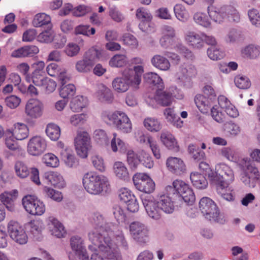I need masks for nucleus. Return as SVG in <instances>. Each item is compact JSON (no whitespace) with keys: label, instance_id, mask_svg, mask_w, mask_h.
I'll list each match as a JSON object with an SVG mask.
<instances>
[{"label":"nucleus","instance_id":"13","mask_svg":"<svg viewBox=\"0 0 260 260\" xmlns=\"http://www.w3.org/2000/svg\"><path fill=\"white\" fill-rule=\"evenodd\" d=\"M141 200L147 215L149 217L154 220L160 219L162 216L160 210L156 200L150 194H142Z\"/></svg>","mask_w":260,"mask_h":260},{"label":"nucleus","instance_id":"48","mask_svg":"<svg viewBox=\"0 0 260 260\" xmlns=\"http://www.w3.org/2000/svg\"><path fill=\"white\" fill-rule=\"evenodd\" d=\"M193 19L196 24L204 27L209 28L211 26V22L205 13L197 12L193 15Z\"/></svg>","mask_w":260,"mask_h":260},{"label":"nucleus","instance_id":"61","mask_svg":"<svg viewBox=\"0 0 260 260\" xmlns=\"http://www.w3.org/2000/svg\"><path fill=\"white\" fill-rule=\"evenodd\" d=\"M239 32L235 29L230 30L224 38V40L228 44H234L240 38Z\"/></svg>","mask_w":260,"mask_h":260},{"label":"nucleus","instance_id":"24","mask_svg":"<svg viewBox=\"0 0 260 260\" xmlns=\"http://www.w3.org/2000/svg\"><path fill=\"white\" fill-rule=\"evenodd\" d=\"M204 32L198 34L194 31H188L186 34L185 39L190 46L193 48L200 49L204 46Z\"/></svg>","mask_w":260,"mask_h":260},{"label":"nucleus","instance_id":"43","mask_svg":"<svg viewBox=\"0 0 260 260\" xmlns=\"http://www.w3.org/2000/svg\"><path fill=\"white\" fill-rule=\"evenodd\" d=\"M112 87L119 93L126 92L129 88L128 83L123 76L115 78L112 82Z\"/></svg>","mask_w":260,"mask_h":260},{"label":"nucleus","instance_id":"44","mask_svg":"<svg viewBox=\"0 0 260 260\" xmlns=\"http://www.w3.org/2000/svg\"><path fill=\"white\" fill-rule=\"evenodd\" d=\"M144 126L149 131L157 132L161 128V124L158 119L153 117H147L143 121Z\"/></svg>","mask_w":260,"mask_h":260},{"label":"nucleus","instance_id":"25","mask_svg":"<svg viewBox=\"0 0 260 260\" xmlns=\"http://www.w3.org/2000/svg\"><path fill=\"white\" fill-rule=\"evenodd\" d=\"M156 201L162 213L171 214L174 212L175 209L174 202L168 195L160 194L157 197Z\"/></svg>","mask_w":260,"mask_h":260},{"label":"nucleus","instance_id":"38","mask_svg":"<svg viewBox=\"0 0 260 260\" xmlns=\"http://www.w3.org/2000/svg\"><path fill=\"white\" fill-rule=\"evenodd\" d=\"M190 178L193 185L197 188L203 189L208 186V183L206 178L200 173H191Z\"/></svg>","mask_w":260,"mask_h":260},{"label":"nucleus","instance_id":"40","mask_svg":"<svg viewBox=\"0 0 260 260\" xmlns=\"http://www.w3.org/2000/svg\"><path fill=\"white\" fill-rule=\"evenodd\" d=\"M144 80L149 84L156 86L158 89H163L164 85L161 78L155 73L149 72L144 75Z\"/></svg>","mask_w":260,"mask_h":260},{"label":"nucleus","instance_id":"33","mask_svg":"<svg viewBox=\"0 0 260 260\" xmlns=\"http://www.w3.org/2000/svg\"><path fill=\"white\" fill-rule=\"evenodd\" d=\"M60 154L61 159L68 167L72 168L77 164L76 158L71 149L66 147L60 151Z\"/></svg>","mask_w":260,"mask_h":260},{"label":"nucleus","instance_id":"29","mask_svg":"<svg viewBox=\"0 0 260 260\" xmlns=\"http://www.w3.org/2000/svg\"><path fill=\"white\" fill-rule=\"evenodd\" d=\"M17 191L13 190L11 192H5L1 194L0 198L3 205L10 211L15 209L14 201L16 200Z\"/></svg>","mask_w":260,"mask_h":260},{"label":"nucleus","instance_id":"6","mask_svg":"<svg viewBox=\"0 0 260 260\" xmlns=\"http://www.w3.org/2000/svg\"><path fill=\"white\" fill-rule=\"evenodd\" d=\"M199 208L206 219L220 224H224L225 222V219L220 214L219 208L210 198H202L199 202Z\"/></svg>","mask_w":260,"mask_h":260},{"label":"nucleus","instance_id":"45","mask_svg":"<svg viewBox=\"0 0 260 260\" xmlns=\"http://www.w3.org/2000/svg\"><path fill=\"white\" fill-rule=\"evenodd\" d=\"M50 23V17L45 13H39L36 15L32 21L33 25L36 27L48 24L51 26Z\"/></svg>","mask_w":260,"mask_h":260},{"label":"nucleus","instance_id":"57","mask_svg":"<svg viewBox=\"0 0 260 260\" xmlns=\"http://www.w3.org/2000/svg\"><path fill=\"white\" fill-rule=\"evenodd\" d=\"M208 56L213 60H217L222 58L223 53L215 46H211L207 50Z\"/></svg>","mask_w":260,"mask_h":260},{"label":"nucleus","instance_id":"36","mask_svg":"<svg viewBox=\"0 0 260 260\" xmlns=\"http://www.w3.org/2000/svg\"><path fill=\"white\" fill-rule=\"evenodd\" d=\"M29 131L27 126L24 123H17L14 124L13 136L18 140H23L28 136Z\"/></svg>","mask_w":260,"mask_h":260},{"label":"nucleus","instance_id":"60","mask_svg":"<svg viewBox=\"0 0 260 260\" xmlns=\"http://www.w3.org/2000/svg\"><path fill=\"white\" fill-rule=\"evenodd\" d=\"M248 15L252 25L260 27V15L257 10L255 9L249 10Z\"/></svg>","mask_w":260,"mask_h":260},{"label":"nucleus","instance_id":"2","mask_svg":"<svg viewBox=\"0 0 260 260\" xmlns=\"http://www.w3.org/2000/svg\"><path fill=\"white\" fill-rule=\"evenodd\" d=\"M208 177L211 184L216 189L226 188L234 181V171L225 164H219L215 166V171H210Z\"/></svg>","mask_w":260,"mask_h":260},{"label":"nucleus","instance_id":"12","mask_svg":"<svg viewBox=\"0 0 260 260\" xmlns=\"http://www.w3.org/2000/svg\"><path fill=\"white\" fill-rule=\"evenodd\" d=\"M70 245L75 256L70 253L69 258L70 260H89V256L84 245L83 239L78 236H75L70 239Z\"/></svg>","mask_w":260,"mask_h":260},{"label":"nucleus","instance_id":"58","mask_svg":"<svg viewBox=\"0 0 260 260\" xmlns=\"http://www.w3.org/2000/svg\"><path fill=\"white\" fill-rule=\"evenodd\" d=\"M93 138L97 143L100 144H106L108 142L107 135L103 129H96L94 131Z\"/></svg>","mask_w":260,"mask_h":260},{"label":"nucleus","instance_id":"42","mask_svg":"<svg viewBox=\"0 0 260 260\" xmlns=\"http://www.w3.org/2000/svg\"><path fill=\"white\" fill-rule=\"evenodd\" d=\"M87 102L86 98L83 96H77L73 99L70 103L71 109L75 112H78L82 110L87 105Z\"/></svg>","mask_w":260,"mask_h":260},{"label":"nucleus","instance_id":"50","mask_svg":"<svg viewBox=\"0 0 260 260\" xmlns=\"http://www.w3.org/2000/svg\"><path fill=\"white\" fill-rule=\"evenodd\" d=\"M174 12L177 19L179 21H186L189 17V14L185 7L181 4H176L174 7Z\"/></svg>","mask_w":260,"mask_h":260},{"label":"nucleus","instance_id":"14","mask_svg":"<svg viewBox=\"0 0 260 260\" xmlns=\"http://www.w3.org/2000/svg\"><path fill=\"white\" fill-rule=\"evenodd\" d=\"M136 188L141 191L150 194L155 189V184L152 179L145 173H137L133 177Z\"/></svg>","mask_w":260,"mask_h":260},{"label":"nucleus","instance_id":"21","mask_svg":"<svg viewBox=\"0 0 260 260\" xmlns=\"http://www.w3.org/2000/svg\"><path fill=\"white\" fill-rule=\"evenodd\" d=\"M172 94L162 91V89H158L156 94L153 96H149L146 99V102L151 107H155L156 104H159L162 106H168L172 103Z\"/></svg>","mask_w":260,"mask_h":260},{"label":"nucleus","instance_id":"52","mask_svg":"<svg viewBox=\"0 0 260 260\" xmlns=\"http://www.w3.org/2000/svg\"><path fill=\"white\" fill-rule=\"evenodd\" d=\"M54 37V33L51 26H48V29L42 31L37 37L38 41L41 43H48L51 42Z\"/></svg>","mask_w":260,"mask_h":260},{"label":"nucleus","instance_id":"30","mask_svg":"<svg viewBox=\"0 0 260 260\" xmlns=\"http://www.w3.org/2000/svg\"><path fill=\"white\" fill-rule=\"evenodd\" d=\"M160 140L163 144L169 149L177 152L179 146L174 137L168 132H163L160 135Z\"/></svg>","mask_w":260,"mask_h":260},{"label":"nucleus","instance_id":"64","mask_svg":"<svg viewBox=\"0 0 260 260\" xmlns=\"http://www.w3.org/2000/svg\"><path fill=\"white\" fill-rule=\"evenodd\" d=\"M211 115L212 118L217 122L221 123L223 122L224 116L220 111L219 107L216 105L210 108Z\"/></svg>","mask_w":260,"mask_h":260},{"label":"nucleus","instance_id":"54","mask_svg":"<svg viewBox=\"0 0 260 260\" xmlns=\"http://www.w3.org/2000/svg\"><path fill=\"white\" fill-rule=\"evenodd\" d=\"M76 92L75 86L72 84L61 85L59 94L63 99H68L73 96Z\"/></svg>","mask_w":260,"mask_h":260},{"label":"nucleus","instance_id":"18","mask_svg":"<svg viewBox=\"0 0 260 260\" xmlns=\"http://www.w3.org/2000/svg\"><path fill=\"white\" fill-rule=\"evenodd\" d=\"M45 140L40 136H34L29 139L27 146V151L32 156L42 154L46 148Z\"/></svg>","mask_w":260,"mask_h":260},{"label":"nucleus","instance_id":"37","mask_svg":"<svg viewBox=\"0 0 260 260\" xmlns=\"http://www.w3.org/2000/svg\"><path fill=\"white\" fill-rule=\"evenodd\" d=\"M241 54L245 57L255 59L260 54V47L254 44L248 45L242 49Z\"/></svg>","mask_w":260,"mask_h":260},{"label":"nucleus","instance_id":"23","mask_svg":"<svg viewBox=\"0 0 260 260\" xmlns=\"http://www.w3.org/2000/svg\"><path fill=\"white\" fill-rule=\"evenodd\" d=\"M167 169L172 173L180 175L186 170V167L183 161L176 157H169L166 160Z\"/></svg>","mask_w":260,"mask_h":260},{"label":"nucleus","instance_id":"47","mask_svg":"<svg viewBox=\"0 0 260 260\" xmlns=\"http://www.w3.org/2000/svg\"><path fill=\"white\" fill-rule=\"evenodd\" d=\"M26 226L30 233L35 237L41 233L43 229V223L40 220H34L28 222Z\"/></svg>","mask_w":260,"mask_h":260},{"label":"nucleus","instance_id":"16","mask_svg":"<svg viewBox=\"0 0 260 260\" xmlns=\"http://www.w3.org/2000/svg\"><path fill=\"white\" fill-rule=\"evenodd\" d=\"M10 237L16 243L22 245L27 243L28 237L22 226L17 221L11 220L8 224Z\"/></svg>","mask_w":260,"mask_h":260},{"label":"nucleus","instance_id":"9","mask_svg":"<svg viewBox=\"0 0 260 260\" xmlns=\"http://www.w3.org/2000/svg\"><path fill=\"white\" fill-rule=\"evenodd\" d=\"M101 56L100 51L94 47L88 50L84 54L82 59L78 60L76 64V70L79 73H87L92 71L95 63Z\"/></svg>","mask_w":260,"mask_h":260},{"label":"nucleus","instance_id":"1","mask_svg":"<svg viewBox=\"0 0 260 260\" xmlns=\"http://www.w3.org/2000/svg\"><path fill=\"white\" fill-rule=\"evenodd\" d=\"M89 221L94 229L88 234L89 240L92 243V245L88 246L89 249L96 251L98 248L110 260H120L115 244L111 238L117 225L112 222H107L99 212L91 214Z\"/></svg>","mask_w":260,"mask_h":260},{"label":"nucleus","instance_id":"41","mask_svg":"<svg viewBox=\"0 0 260 260\" xmlns=\"http://www.w3.org/2000/svg\"><path fill=\"white\" fill-rule=\"evenodd\" d=\"M128 59L125 54H117L114 55L109 60V65L112 67L121 68L126 66Z\"/></svg>","mask_w":260,"mask_h":260},{"label":"nucleus","instance_id":"15","mask_svg":"<svg viewBox=\"0 0 260 260\" xmlns=\"http://www.w3.org/2000/svg\"><path fill=\"white\" fill-rule=\"evenodd\" d=\"M144 72L143 66H135L133 70L125 69L122 73V76L127 81L128 86L135 89H138L141 83L142 76Z\"/></svg>","mask_w":260,"mask_h":260},{"label":"nucleus","instance_id":"17","mask_svg":"<svg viewBox=\"0 0 260 260\" xmlns=\"http://www.w3.org/2000/svg\"><path fill=\"white\" fill-rule=\"evenodd\" d=\"M130 233L133 239L141 243H146L148 239L149 230L144 224L133 222L129 225Z\"/></svg>","mask_w":260,"mask_h":260},{"label":"nucleus","instance_id":"35","mask_svg":"<svg viewBox=\"0 0 260 260\" xmlns=\"http://www.w3.org/2000/svg\"><path fill=\"white\" fill-rule=\"evenodd\" d=\"M113 172L119 179L126 180L129 178V173L125 164L121 161H116L113 165Z\"/></svg>","mask_w":260,"mask_h":260},{"label":"nucleus","instance_id":"59","mask_svg":"<svg viewBox=\"0 0 260 260\" xmlns=\"http://www.w3.org/2000/svg\"><path fill=\"white\" fill-rule=\"evenodd\" d=\"M92 164L94 167L101 172L105 170V166L102 157L98 154H94L91 157Z\"/></svg>","mask_w":260,"mask_h":260},{"label":"nucleus","instance_id":"19","mask_svg":"<svg viewBox=\"0 0 260 260\" xmlns=\"http://www.w3.org/2000/svg\"><path fill=\"white\" fill-rule=\"evenodd\" d=\"M44 105L38 99H30L26 103L25 107V114L31 119L40 117L43 112Z\"/></svg>","mask_w":260,"mask_h":260},{"label":"nucleus","instance_id":"34","mask_svg":"<svg viewBox=\"0 0 260 260\" xmlns=\"http://www.w3.org/2000/svg\"><path fill=\"white\" fill-rule=\"evenodd\" d=\"M167 121L177 127H181L183 121L179 116L175 112L174 109L171 108H166L164 112Z\"/></svg>","mask_w":260,"mask_h":260},{"label":"nucleus","instance_id":"46","mask_svg":"<svg viewBox=\"0 0 260 260\" xmlns=\"http://www.w3.org/2000/svg\"><path fill=\"white\" fill-rule=\"evenodd\" d=\"M46 77L44 76V74L40 73L37 72H32L31 74L26 75L25 80L27 82L30 83L32 82L36 86L41 87L43 85V82Z\"/></svg>","mask_w":260,"mask_h":260},{"label":"nucleus","instance_id":"3","mask_svg":"<svg viewBox=\"0 0 260 260\" xmlns=\"http://www.w3.org/2000/svg\"><path fill=\"white\" fill-rule=\"evenodd\" d=\"M84 188L90 194L99 195L110 191L108 179L104 175L94 173H88L83 178Z\"/></svg>","mask_w":260,"mask_h":260},{"label":"nucleus","instance_id":"56","mask_svg":"<svg viewBox=\"0 0 260 260\" xmlns=\"http://www.w3.org/2000/svg\"><path fill=\"white\" fill-rule=\"evenodd\" d=\"M43 190L47 196L52 200L57 202H60L62 201L63 197L60 191L46 186L44 188Z\"/></svg>","mask_w":260,"mask_h":260},{"label":"nucleus","instance_id":"31","mask_svg":"<svg viewBox=\"0 0 260 260\" xmlns=\"http://www.w3.org/2000/svg\"><path fill=\"white\" fill-rule=\"evenodd\" d=\"M212 101L203 94H198L194 98V103L199 110L204 114H206L210 109Z\"/></svg>","mask_w":260,"mask_h":260},{"label":"nucleus","instance_id":"27","mask_svg":"<svg viewBox=\"0 0 260 260\" xmlns=\"http://www.w3.org/2000/svg\"><path fill=\"white\" fill-rule=\"evenodd\" d=\"M151 63L155 68L162 71H168L171 68L169 60L160 54H155L151 58Z\"/></svg>","mask_w":260,"mask_h":260},{"label":"nucleus","instance_id":"62","mask_svg":"<svg viewBox=\"0 0 260 260\" xmlns=\"http://www.w3.org/2000/svg\"><path fill=\"white\" fill-rule=\"evenodd\" d=\"M113 215L118 223L124 222L126 215L123 210L119 206H114L113 208Z\"/></svg>","mask_w":260,"mask_h":260},{"label":"nucleus","instance_id":"8","mask_svg":"<svg viewBox=\"0 0 260 260\" xmlns=\"http://www.w3.org/2000/svg\"><path fill=\"white\" fill-rule=\"evenodd\" d=\"M166 190L169 195L175 194L181 197L185 202L192 204L195 201V196L188 185L181 180H175L173 185H168Z\"/></svg>","mask_w":260,"mask_h":260},{"label":"nucleus","instance_id":"22","mask_svg":"<svg viewBox=\"0 0 260 260\" xmlns=\"http://www.w3.org/2000/svg\"><path fill=\"white\" fill-rule=\"evenodd\" d=\"M197 74V70L195 67L190 63H184L182 64L177 73L178 78L185 85L189 84L192 77Z\"/></svg>","mask_w":260,"mask_h":260},{"label":"nucleus","instance_id":"63","mask_svg":"<svg viewBox=\"0 0 260 260\" xmlns=\"http://www.w3.org/2000/svg\"><path fill=\"white\" fill-rule=\"evenodd\" d=\"M119 198L120 201L126 203L130 200L135 197L132 192L126 188H122L119 190Z\"/></svg>","mask_w":260,"mask_h":260},{"label":"nucleus","instance_id":"49","mask_svg":"<svg viewBox=\"0 0 260 260\" xmlns=\"http://www.w3.org/2000/svg\"><path fill=\"white\" fill-rule=\"evenodd\" d=\"M46 133L51 140L57 141L60 136V129L57 125L49 123L46 128Z\"/></svg>","mask_w":260,"mask_h":260},{"label":"nucleus","instance_id":"32","mask_svg":"<svg viewBox=\"0 0 260 260\" xmlns=\"http://www.w3.org/2000/svg\"><path fill=\"white\" fill-rule=\"evenodd\" d=\"M14 170L16 175L20 179L26 178L30 174V168L22 160H17L15 162Z\"/></svg>","mask_w":260,"mask_h":260},{"label":"nucleus","instance_id":"55","mask_svg":"<svg viewBox=\"0 0 260 260\" xmlns=\"http://www.w3.org/2000/svg\"><path fill=\"white\" fill-rule=\"evenodd\" d=\"M236 86L240 89H247L251 86V82L249 78L243 75H237L234 79Z\"/></svg>","mask_w":260,"mask_h":260},{"label":"nucleus","instance_id":"39","mask_svg":"<svg viewBox=\"0 0 260 260\" xmlns=\"http://www.w3.org/2000/svg\"><path fill=\"white\" fill-rule=\"evenodd\" d=\"M111 147L114 152L124 153L127 152V145L120 138L117 137L116 133L113 134V138L111 141Z\"/></svg>","mask_w":260,"mask_h":260},{"label":"nucleus","instance_id":"51","mask_svg":"<svg viewBox=\"0 0 260 260\" xmlns=\"http://www.w3.org/2000/svg\"><path fill=\"white\" fill-rule=\"evenodd\" d=\"M42 161L46 166L52 168L57 167L59 165L58 157L51 153H46L42 157Z\"/></svg>","mask_w":260,"mask_h":260},{"label":"nucleus","instance_id":"26","mask_svg":"<svg viewBox=\"0 0 260 260\" xmlns=\"http://www.w3.org/2000/svg\"><path fill=\"white\" fill-rule=\"evenodd\" d=\"M45 179L48 184L58 188H63L66 186V182L63 177L58 173L55 172H48L45 174Z\"/></svg>","mask_w":260,"mask_h":260},{"label":"nucleus","instance_id":"5","mask_svg":"<svg viewBox=\"0 0 260 260\" xmlns=\"http://www.w3.org/2000/svg\"><path fill=\"white\" fill-rule=\"evenodd\" d=\"M102 118L107 122L112 123L118 131L123 133H130L132 131V122L127 115L123 112L105 111L102 113Z\"/></svg>","mask_w":260,"mask_h":260},{"label":"nucleus","instance_id":"53","mask_svg":"<svg viewBox=\"0 0 260 260\" xmlns=\"http://www.w3.org/2000/svg\"><path fill=\"white\" fill-rule=\"evenodd\" d=\"M127 161L132 170H135L140 163V156L138 157L132 150L127 151Z\"/></svg>","mask_w":260,"mask_h":260},{"label":"nucleus","instance_id":"20","mask_svg":"<svg viewBox=\"0 0 260 260\" xmlns=\"http://www.w3.org/2000/svg\"><path fill=\"white\" fill-rule=\"evenodd\" d=\"M136 16L141 21L139 25L140 29L144 32H149L151 30L150 22L152 19L149 10L144 7H140L136 10Z\"/></svg>","mask_w":260,"mask_h":260},{"label":"nucleus","instance_id":"7","mask_svg":"<svg viewBox=\"0 0 260 260\" xmlns=\"http://www.w3.org/2000/svg\"><path fill=\"white\" fill-rule=\"evenodd\" d=\"M240 165L243 171L241 180L247 186L254 188L259 181L260 174L258 169L253 167L247 158L242 159Z\"/></svg>","mask_w":260,"mask_h":260},{"label":"nucleus","instance_id":"10","mask_svg":"<svg viewBox=\"0 0 260 260\" xmlns=\"http://www.w3.org/2000/svg\"><path fill=\"white\" fill-rule=\"evenodd\" d=\"M22 204L25 211L32 215L40 216L45 212L43 202L35 196H25L22 198Z\"/></svg>","mask_w":260,"mask_h":260},{"label":"nucleus","instance_id":"4","mask_svg":"<svg viewBox=\"0 0 260 260\" xmlns=\"http://www.w3.org/2000/svg\"><path fill=\"white\" fill-rule=\"evenodd\" d=\"M208 13L213 21L219 24L226 21L238 22L240 20L239 12L232 5L209 6Z\"/></svg>","mask_w":260,"mask_h":260},{"label":"nucleus","instance_id":"28","mask_svg":"<svg viewBox=\"0 0 260 260\" xmlns=\"http://www.w3.org/2000/svg\"><path fill=\"white\" fill-rule=\"evenodd\" d=\"M95 96L102 102L111 103L113 100L111 90L103 84L98 85Z\"/></svg>","mask_w":260,"mask_h":260},{"label":"nucleus","instance_id":"11","mask_svg":"<svg viewBox=\"0 0 260 260\" xmlns=\"http://www.w3.org/2000/svg\"><path fill=\"white\" fill-rule=\"evenodd\" d=\"M74 143L77 154L83 158H86L91 148L90 137L88 133L85 131H78Z\"/></svg>","mask_w":260,"mask_h":260}]
</instances>
